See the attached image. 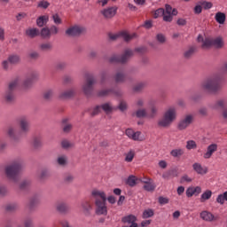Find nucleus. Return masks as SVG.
<instances>
[{"instance_id":"obj_5","label":"nucleus","mask_w":227,"mask_h":227,"mask_svg":"<svg viewBox=\"0 0 227 227\" xmlns=\"http://www.w3.org/2000/svg\"><path fill=\"white\" fill-rule=\"evenodd\" d=\"M176 120V108L170 107L168 108L165 114H163V117L158 121L159 127H169L173 121Z\"/></svg>"},{"instance_id":"obj_23","label":"nucleus","mask_w":227,"mask_h":227,"mask_svg":"<svg viewBox=\"0 0 227 227\" xmlns=\"http://www.w3.org/2000/svg\"><path fill=\"white\" fill-rule=\"evenodd\" d=\"M215 20L218 24H224L226 22V14L224 12H218L215 15Z\"/></svg>"},{"instance_id":"obj_62","label":"nucleus","mask_w":227,"mask_h":227,"mask_svg":"<svg viewBox=\"0 0 227 227\" xmlns=\"http://www.w3.org/2000/svg\"><path fill=\"white\" fill-rule=\"evenodd\" d=\"M156 40L159 43H164L166 42V36L163 34H158L156 35Z\"/></svg>"},{"instance_id":"obj_60","label":"nucleus","mask_w":227,"mask_h":227,"mask_svg":"<svg viewBox=\"0 0 227 227\" xmlns=\"http://www.w3.org/2000/svg\"><path fill=\"white\" fill-rule=\"evenodd\" d=\"M56 70H65L67 68V63L66 62H59L55 65Z\"/></svg>"},{"instance_id":"obj_39","label":"nucleus","mask_w":227,"mask_h":227,"mask_svg":"<svg viewBox=\"0 0 227 227\" xmlns=\"http://www.w3.org/2000/svg\"><path fill=\"white\" fill-rule=\"evenodd\" d=\"M216 201L220 203V205H224V201H227V192H224L223 194L218 195L216 198Z\"/></svg>"},{"instance_id":"obj_3","label":"nucleus","mask_w":227,"mask_h":227,"mask_svg":"<svg viewBox=\"0 0 227 227\" xmlns=\"http://www.w3.org/2000/svg\"><path fill=\"white\" fill-rule=\"evenodd\" d=\"M91 196L95 201L96 214L98 215H107V196L106 192L99 190H93Z\"/></svg>"},{"instance_id":"obj_50","label":"nucleus","mask_w":227,"mask_h":227,"mask_svg":"<svg viewBox=\"0 0 227 227\" xmlns=\"http://www.w3.org/2000/svg\"><path fill=\"white\" fill-rule=\"evenodd\" d=\"M57 162L59 166H65L67 164V156H59L57 159Z\"/></svg>"},{"instance_id":"obj_57","label":"nucleus","mask_w":227,"mask_h":227,"mask_svg":"<svg viewBox=\"0 0 227 227\" xmlns=\"http://www.w3.org/2000/svg\"><path fill=\"white\" fill-rule=\"evenodd\" d=\"M146 86V82H139L137 85L134 86L133 90L134 91H141L143 88Z\"/></svg>"},{"instance_id":"obj_22","label":"nucleus","mask_w":227,"mask_h":227,"mask_svg":"<svg viewBox=\"0 0 227 227\" xmlns=\"http://www.w3.org/2000/svg\"><path fill=\"white\" fill-rule=\"evenodd\" d=\"M56 209L58 212H60V214H67L68 210H70V207L67 206L65 202H59L56 206Z\"/></svg>"},{"instance_id":"obj_16","label":"nucleus","mask_w":227,"mask_h":227,"mask_svg":"<svg viewBox=\"0 0 227 227\" xmlns=\"http://www.w3.org/2000/svg\"><path fill=\"white\" fill-rule=\"evenodd\" d=\"M217 148H218L217 144H210L207 147V151L204 153L203 157L205 159H210L212 157V155H214V153H215V152H217Z\"/></svg>"},{"instance_id":"obj_14","label":"nucleus","mask_w":227,"mask_h":227,"mask_svg":"<svg viewBox=\"0 0 227 227\" xmlns=\"http://www.w3.org/2000/svg\"><path fill=\"white\" fill-rule=\"evenodd\" d=\"M121 221L124 223L130 224V226L128 227H137V223H136V221H137V217L134 215H126L122 217Z\"/></svg>"},{"instance_id":"obj_42","label":"nucleus","mask_w":227,"mask_h":227,"mask_svg":"<svg viewBox=\"0 0 227 227\" xmlns=\"http://www.w3.org/2000/svg\"><path fill=\"white\" fill-rule=\"evenodd\" d=\"M41 51H43L45 52L49 51H52V43H43L40 45Z\"/></svg>"},{"instance_id":"obj_21","label":"nucleus","mask_w":227,"mask_h":227,"mask_svg":"<svg viewBox=\"0 0 227 227\" xmlns=\"http://www.w3.org/2000/svg\"><path fill=\"white\" fill-rule=\"evenodd\" d=\"M75 95V90L74 89H69L67 90L63 91L59 94V98L67 99V98H72Z\"/></svg>"},{"instance_id":"obj_4","label":"nucleus","mask_w":227,"mask_h":227,"mask_svg":"<svg viewBox=\"0 0 227 227\" xmlns=\"http://www.w3.org/2000/svg\"><path fill=\"white\" fill-rule=\"evenodd\" d=\"M22 169V161L16 160L5 168V175L12 182H19V174Z\"/></svg>"},{"instance_id":"obj_53","label":"nucleus","mask_w":227,"mask_h":227,"mask_svg":"<svg viewBox=\"0 0 227 227\" xmlns=\"http://www.w3.org/2000/svg\"><path fill=\"white\" fill-rule=\"evenodd\" d=\"M30 184H31V181L24 180L20 184V189H21V191H24V189H27V187H29Z\"/></svg>"},{"instance_id":"obj_61","label":"nucleus","mask_w":227,"mask_h":227,"mask_svg":"<svg viewBox=\"0 0 227 227\" xmlns=\"http://www.w3.org/2000/svg\"><path fill=\"white\" fill-rule=\"evenodd\" d=\"M50 35H58L59 33V28L56 27L55 25H52L50 28Z\"/></svg>"},{"instance_id":"obj_40","label":"nucleus","mask_w":227,"mask_h":227,"mask_svg":"<svg viewBox=\"0 0 227 227\" xmlns=\"http://www.w3.org/2000/svg\"><path fill=\"white\" fill-rule=\"evenodd\" d=\"M170 155L172 157H182V155H184V149H173L171 152H170Z\"/></svg>"},{"instance_id":"obj_63","label":"nucleus","mask_w":227,"mask_h":227,"mask_svg":"<svg viewBox=\"0 0 227 227\" xmlns=\"http://www.w3.org/2000/svg\"><path fill=\"white\" fill-rule=\"evenodd\" d=\"M100 111H102V107L100 106H96L91 112V116H97Z\"/></svg>"},{"instance_id":"obj_7","label":"nucleus","mask_w":227,"mask_h":227,"mask_svg":"<svg viewBox=\"0 0 227 227\" xmlns=\"http://www.w3.org/2000/svg\"><path fill=\"white\" fill-rule=\"evenodd\" d=\"M110 40H118V38H122L124 42H130V40H134V38H137V34L132 33L129 34L127 31H121L116 34H109Z\"/></svg>"},{"instance_id":"obj_29","label":"nucleus","mask_w":227,"mask_h":227,"mask_svg":"<svg viewBox=\"0 0 227 227\" xmlns=\"http://www.w3.org/2000/svg\"><path fill=\"white\" fill-rule=\"evenodd\" d=\"M101 109H103L106 114H109V113H113L114 109H116L111 103H105L102 106H100Z\"/></svg>"},{"instance_id":"obj_52","label":"nucleus","mask_w":227,"mask_h":227,"mask_svg":"<svg viewBox=\"0 0 227 227\" xmlns=\"http://www.w3.org/2000/svg\"><path fill=\"white\" fill-rule=\"evenodd\" d=\"M53 95H54V92L52 91V90H46L43 94V98L45 100H51Z\"/></svg>"},{"instance_id":"obj_20","label":"nucleus","mask_w":227,"mask_h":227,"mask_svg":"<svg viewBox=\"0 0 227 227\" xmlns=\"http://www.w3.org/2000/svg\"><path fill=\"white\" fill-rule=\"evenodd\" d=\"M200 217L203 219V221H207L208 223L215 221V216H214L213 214L208 211H202L200 213Z\"/></svg>"},{"instance_id":"obj_9","label":"nucleus","mask_w":227,"mask_h":227,"mask_svg":"<svg viewBox=\"0 0 227 227\" xmlns=\"http://www.w3.org/2000/svg\"><path fill=\"white\" fill-rule=\"evenodd\" d=\"M192 121H194V115L187 114L180 120L177 129H179V130H185V129H187V127H189Z\"/></svg>"},{"instance_id":"obj_6","label":"nucleus","mask_w":227,"mask_h":227,"mask_svg":"<svg viewBox=\"0 0 227 227\" xmlns=\"http://www.w3.org/2000/svg\"><path fill=\"white\" fill-rule=\"evenodd\" d=\"M97 82L95 76L91 74H85V82L82 84V91L87 97L93 93V85Z\"/></svg>"},{"instance_id":"obj_17","label":"nucleus","mask_w":227,"mask_h":227,"mask_svg":"<svg viewBox=\"0 0 227 227\" xmlns=\"http://www.w3.org/2000/svg\"><path fill=\"white\" fill-rule=\"evenodd\" d=\"M198 42H202V49H210V47H213L212 38L210 37L203 39V36L200 35L198 36Z\"/></svg>"},{"instance_id":"obj_34","label":"nucleus","mask_w":227,"mask_h":227,"mask_svg":"<svg viewBox=\"0 0 227 227\" xmlns=\"http://www.w3.org/2000/svg\"><path fill=\"white\" fill-rule=\"evenodd\" d=\"M7 59L11 62V65L20 63V57L19 55H10Z\"/></svg>"},{"instance_id":"obj_28","label":"nucleus","mask_w":227,"mask_h":227,"mask_svg":"<svg viewBox=\"0 0 227 227\" xmlns=\"http://www.w3.org/2000/svg\"><path fill=\"white\" fill-rule=\"evenodd\" d=\"M138 181L139 179H137V177H136L135 176H129L126 181V184L129 185V187H136Z\"/></svg>"},{"instance_id":"obj_55","label":"nucleus","mask_w":227,"mask_h":227,"mask_svg":"<svg viewBox=\"0 0 227 227\" xmlns=\"http://www.w3.org/2000/svg\"><path fill=\"white\" fill-rule=\"evenodd\" d=\"M110 93H113V90H103L98 92V97H107Z\"/></svg>"},{"instance_id":"obj_32","label":"nucleus","mask_w":227,"mask_h":227,"mask_svg":"<svg viewBox=\"0 0 227 227\" xmlns=\"http://www.w3.org/2000/svg\"><path fill=\"white\" fill-rule=\"evenodd\" d=\"M26 35L30 38H35V36L40 35V31L37 28H28L26 30Z\"/></svg>"},{"instance_id":"obj_33","label":"nucleus","mask_w":227,"mask_h":227,"mask_svg":"<svg viewBox=\"0 0 227 227\" xmlns=\"http://www.w3.org/2000/svg\"><path fill=\"white\" fill-rule=\"evenodd\" d=\"M82 208H83V212H85V214H90V212L93 210V207L91 206V203H90V201L82 202Z\"/></svg>"},{"instance_id":"obj_26","label":"nucleus","mask_w":227,"mask_h":227,"mask_svg":"<svg viewBox=\"0 0 227 227\" xmlns=\"http://www.w3.org/2000/svg\"><path fill=\"white\" fill-rule=\"evenodd\" d=\"M48 22H49V16H47V15L40 16L36 20V24H37L38 27H43V26H45V24H47Z\"/></svg>"},{"instance_id":"obj_49","label":"nucleus","mask_w":227,"mask_h":227,"mask_svg":"<svg viewBox=\"0 0 227 227\" xmlns=\"http://www.w3.org/2000/svg\"><path fill=\"white\" fill-rule=\"evenodd\" d=\"M164 9L162 8H160V9H157L154 13H153V18L154 19H159V17H163L164 16Z\"/></svg>"},{"instance_id":"obj_2","label":"nucleus","mask_w":227,"mask_h":227,"mask_svg":"<svg viewBox=\"0 0 227 227\" xmlns=\"http://www.w3.org/2000/svg\"><path fill=\"white\" fill-rule=\"evenodd\" d=\"M222 79L221 74H212L201 82L200 88L206 93L215 94L221 90Z\"/></svg>"},{"instance_id":"obj_41","label":"nucleus","mask_w":227,"mask_h":227,"mask_svg":"<svg viewBox=\"0 0 227 227\" xmlns=\"http://www.w3.org/2000/svg\"><path fill=\"white\" fill-rule=\"evenodd\" d=\"M198 148V145L194 140H189L186 142V149L187 150H196Z\"/></svg>"},{"instance_id":"obj_27","label":"nucleus","mask_w":227,"mask_h":227,"mask_svg":"<svg viewBox=\"0 0 227 227\" xmlns=\"http://www.w3.org/2000/svg\"><path fill=\"white\" fill-rule=\"evenodd\" d=\"M227 107L226 99H220L215 102V104L212 106L213 109H224Z\"/></svg>"},{"instance_id":"obj_31","label":"nucleus","mask_w":227,"mask_h":227,"mask_svg":"<svg viewBox=\"0 0 227 227\" xmlns=\"http://www.w3.org/2000/svg\"><path fill=\"white\" fill-rule=\"evenodd\" d=\"M212 198V191L207 190L204 192L200 196V202L205 203L207 200H210Z\"/></svg>"},{"instance_id":"obj_47","label":"nucleus","mask_w":227,"mask_h":227,"mask_svg":"<svg viewBox=\"0 0 227 227\" xmlns=\"http://www.w3.org/2000/svg\"><path fill=\"white\" fill-rule=\"evenodd\" d=\"M129 105L125 100H121L118 106V109L123 113V111H127Z\"/></svg>"},{"instance_id":"obj_48","label":"nucleus","mask_w":227,"mask_h":227,"mask_svg":"<svg viewBox=\"0 0 227 227\" xmlns=\"http://www.w3.org/2000/svg\"><path fill=\"white\" fill-rule=\"evenodd\" d=\"M153 209H146L143 213V218L148 219L149 217H153Z\"/></svg>"},{"instance_id":"obj_12","label":"nucleus","mask_w":227,"mask_h":227,"mask_svg":"<svg viewBox=\"0 0 227 227\" xmlns=\"http://www.w3.org/2000/svg\"><path fill=\"white\" fill-rule=\"evenodd\" d=\"M116 12H118V7L113 6L102 10L101 14L103 15V17H105V19H113V17L116 15Z\"/></svg>"},{"instance_id":"obj_45","label":"nucleus","mask_w":227,"mask_h":227,"mask_svg":"<svg viewBox=\"0 0 227 227\" xmlns=\"http://www.w3.org/2000/svg\"><path fill=\"white\" fill-rule=\"evenodd\" d=\"M155 187H156L155 184H153L150 181L144 185L145 191H148L149 192L152 191H155Z\"/></svg>"},{"instance_id":"obj_25","label":"nucleus","mask_w":227,"mask_h":227,"mask_svg":"<svg viewBox=\"0 0 227 227\" xmlns=\"http://www.w3.org/2000/svg\"><path fill=\"white\" fill-rule=\"evenodd\" d=\"M213 47L215 49H221L224 45V42L223 41V37L212 38Z\"/></svg>"},{"instance_id":"obj_24","label":"nucleus","mask_w":227,"mask_h":227,"mask_svg":"<svg viewBox=\"0 0 227 227\" xmlns=\"http://www.w3.org/2000/svg\"><path fill=\"white\" fill-rule=\"evenodd\" d=\"M178 15V11L176 9H173L172 13L164 12L163 20L165 22H171L173 20V16Z\"/></svg>"},{"instance_id":"obj_8","label":"nucleus","mask_w":227,"mask_h":227,"mask_svg":"<svg viewBox=\"0 0 227 227\" xmlns=\"http://www.w3.org/2000/svg\"><path fill=\"white\" fill-rule=\"evenodd\" d=\"M134 56V51L130 49H126L124 51V53L121 56H114L110 59L111 63H127L129 59V58H132Z\"/></svg>"},{"instance_id":"obj_11","label":"nucleus","mask_w":227,"mask_h":227,"mask_svg":"<svg viewBox=\"0 0 227 227\" xmlns=\"http://www.w3.org/2000/svg\"><path fill=\"white\" fill-rule=\"evenodd\" d=\"M19 125L22 134H27V132L31 130V126L29 124L27 117H20L19 119Z\"/></svg>"},{"instance_id":"obj_59","label":"nucleus","mask_w":227,"mask_h":227,"mask_svg":"<svg viewBox=\"0 0 227 227\" xmlns=\"http://www.w3.org/2000/svg\"><path fill=\"white\" fill-rule=\"evenodd\" d=\"M158 203H160V205H168V203H169V199L160 196L158 199Z\"/></svg>"},{"instance_id":"obj_51","label":"nucleus","mask_w":227,"mask_h":227,"mask_svg":"<svg viewBox=\"0 0 227 227\" xmlns=\"http://www.w3.org/2000/svg\"><path fill=\"white\" fill-rule=\"evenodd\" d=\"M131 139H133V141H143V138H141V131H134Z\"/></svg>"},{"instance_id":"obj_18","label":"nucleus","mask_w":227,"mask_h":227,"mask_svg":"<svg viewBox=\"0 0 227 227\" xmlns=\"http://www.w3.org/2000/svg\"><path fill=\"white\" fill-rule=\"evenodd\" d=\"M201 194V187H189L186 190V196L187 198H192V196H198Z\"/></svg>"},{"instance_id":"obj_37","label":"nucleus","mask_w":227,"mask_h":227,"mask_svg":"<svg viewBox=\"0 0 227 227\" xmlns=\"http://www.w3.org/2000/svg\"><path fill=\"white\" fill-rule=\"evenodd\" d=\"M125 73H123V71H119L116 74H115V81L116 82H123V81H125Z\"/></svg>"},{"instance_id":"obj_44","label":"nucleus","mask_w":227,"mask_h":227,"mask_svg":"<svg viewBox=\"0 0 227 227\" xmlns=\"http://www.w3.org/2000/svg\"><path fill=\"white\" fill-rule=\"evenodd\" d=\"M41 36L43 38H51V30L49 27H43L41 30Z\"/></svg>"},{"instance_id":"obj_15","label":"nucleus","mask_w":227,"mask_h":227,"mask_svg":"<svg viewBox=\"0 0 227 227\" xmlns=\"http://www.w3.org/2000/svg\"><path fill=\"white\" fill-rule=\"evenodd\" d=\"M150 112L147 114V118L157 116V101L152 99L148 102Z\"/></svg>"},{"instance_id":"obj_46","label":"nucleus","mask_w":227,"mask_h":227,"mask_svg":"<svg viewBox=\"0 0 227 227\" xmlns=\"http://www.w3.org/2000/svg\"><path fill=\"white\" fill-rule=\"evenodd\" d=\"M199 4H200L202 8H204V10H210V8L214 6V4H212L211 2H207V1H200L199 2Z\"/></svg>"},{"instance_id":"obj_38","label":"nucleus","mask_w":227,"mask_h":227,"mask_svg":"<svg viewBox=\"0 0 227 227\" xmlns=\"http://www.w3.org/2000/svg\"><path fill=\"white\" fill-rule=\"evenodd\" d=\"M2 68L4 70V72L12 70V64L8 59L2 61Z\"/></svg>"},{"instance_id":"obj_10","label":"nucleus","mask_w":227,"mask_h":227,"mask_svg":"<svg viewBox=\"0 0 227 227\" xmlns=\"http://www.w3.org/2000/svg\"><path fill=\"white\" fill-rule=\"evenodd\" d=\"M82 33H84V27L79 25L72 26L66 30L67 36H80Z\"/></svg>"},{"instance_id":"obj_19","label":"nucleus","mask_w":227,"mask_h":227,"mask_svg":"<svg viewBox=\"0 0 227 227\" xmlns=\"http://www.w3.org/2000/svg\"><path fill=\"white\" fill-rule=\"evenodd\" d=\"M193 171H196L198 175H207L208 169L203 166H201L200 163H194L192 165Z\"/></svg>"},{"instance_id":"obj_64","label":"nucleus","mask_w":227,"mask_h":227,"mask_svg":"<svg viewBox=\"0 0 227 227\" xmlns=\"http://www.w3.org/2000/svg\"><path fill=\"white\" fill-rule=\"evenodd\" d=\"M194 54V48H190L188 51L184 52V58H191Z\"/></svg>"},{"instance_id":"obj_56","label":"nucleus","mask_w":227,"mask_h":227,"mask_svg":"<svg viewBox=\"0 0 227 227\" xmlns=\"http://www.w3.org/2000/svg\"><path fill=\"white\" fill-rule=\"evenodd\" d=\"M38 8H43L44 10H47L48 6H51V4L47 1L42 0L38 3Z\"/></svg>"},{"instance_id":"obj_43","label":"nucleus","mask_w":227,"mask_h":227,"mask_svg":"<svg viewBox=\"0 0 227 227\" xmlns=\"http://www.w3.org/2000/svg\"><path fill=\"white\" fill-rule=\"evenodd\" d=\"M17 208H19L18 203L7 204L5 207V209L7 210V212H15V210H17Z\"/></svg>"},{"instance_id":"obj_13","label":"nucleus","mask_w":227,"mask_h":227,"mask_svg":"<svg viewBox=\"0 0 227 227\" xmlns=\"http://www.w3.org/2000/svg\"><path fill=\"white\" fill-rule=\"evenodd\" d=\"M7 136L12 141H19L20 139V135L17 133V129L13 126H10L7 129Z\"/></svg>"},{"instance_id":"obj_58","label":"nucleus","mask_w":227,"mask_h":227,"mask_svg":"<svg viewBox=\"0 0 227 227\" xmlns=\"http://www.w3.org/2000/svg\"><path fill=\"white\" fill-rule=\"evenodd\" d=\"M52 20L54 21V24H57V25H59L63 22L61 20V18L59 17V14L58 13L52 14Z\"/></svg>"},{"instance_id":"obj_36","label":"nucleus","mask_w":227,"mask_h":227,"mask_svg":"<svg viewBox=\"0 0 227 227\" xmlns=\"http://www.w3.org/2000/svg\"><path fill=\"white\" fill-rule=\"evenodd\" d=\"M136 116L137 118H148V112H146V109L145 108L138 109L136 112Z\"/></svg>"},{"instance_id":"obj_1","label":"nucleus","mask_w":227,"mask_h":227,"mask_svg":"<svg viewBox=\"0 0 227 227\" xmlns=\"http://www.w3.org/2000/svg\"><path fill=\"white\" fill-rule=\"evenodd\" d=\"M37 79L38 74L36 73H31L24 81L20 78H14L9 82L8 88L4 93V100H5L7 104H12V102L15 101V90L18 89L19 86L31 88L33 82Z\"/></svg>"},{"instance_id":"obj_35","label":"nucleus","mask_w":227,"mask_h":227,"mask_svg":"<svg viewBox=\"0 0 227 227\" xmlns=\"http://www.w3.org/2000/svg\"><path fill=\"white\" fill-rule=\"evenodd\" d=\"M134 157H136V152L134 150H130L125 154V161L132 162V160H134Z\"/></svg>"},{"instance_id":"obj_30","label":"nucleus","mask_w":227,"mask_h":227,"mask_svg":"<svg viewBox=\"0 0 227 227\" xmlns=\"http://www.w3.org/2000/svg\"><path fill=\"white\" fill-rule=\"evenodd\" d=\"M62 123H63V132H66L67 134H68V132L72 130L74 126L68 122V119H63Z\"/></svg>"},{"instance_id":"obj_54","label":"nucleus","mask_w":227,"mask_h":227,"mask_svg":"<svg viewBox=\"0 0 227 227\" xmlns=\"http://www.w3.org/2000/svg\"><path fill=\"white\" fill-rule=\"evenodd\" d=\"M24 227H33V218L27 217L23 222Z\"/></svg>"}]
</instances>
